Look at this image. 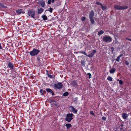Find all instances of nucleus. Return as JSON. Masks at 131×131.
I'll return each mask as SVG.
<instances>
[{
  "label": "nucleus",
  "instance_id": "f257e3e1",
  "mask_svg": "<svg viewBox=\"0 0 131 131\" xmlns=\"http://www.w3.org/2000/svg\"><path fill=\"white\" fill-rule=\"evenodd\" d=\"M27 14L28 15L27 17L34 18H35V12L32 9L28 10Z\"/></svg>",
  "mask_w": 131,
  "mask_h": 131
},
{
  "label": "nucleus",
  "instance_id": "f03ea898",
  "mask_svg": "<svg viewBox=\"0 0 131 131\" xmlns=\"http://www.w3.org/2000/svg\"><path fill=\"white\" fill-rule=\"evenodd\" d=\"M74 116V115L72 113H68L67 114L66 117L65 119V120L68 122H71V120L73 119L72 117Z\"/></svg>",
  "mask_w": 131,
  "mask_h": 131
},
{
  "label": "nucleus",
  "instance_id": "7ed1b4c3",
  "mask_svg": "<svg viewBox=\"0 0 131 131\" xmlns=\"http://www.w3.org/2000/svg\"><path fill=\"white\" fill-rule=\"evenodd\" d=\"M40 52V51L39 50L34 48L33 50L30 52V55L32 57L36 56Z\"/></svg>",
  "mask_w": 131,
  "mask_h": 131
},
{
  "label": "nucleus",
  "instance_id": "20e7f679",
  "mask_svg": "<svg viewBox=\"0 0 131 131\" xmlns=\"http://www.w3.org/2000/svg\"><path fill=\"white\" fill-rule=\"evenodd\" d=\"M94 16V11L92 10L89 13V17L90 20L92 24H94L95 22V21L93 18Z\"/></svg>",
  "mask_w": 131,
  "mask_h": 131
},
{
  "label": "nucleus",
  "instance_id": "39448f33",
  "mask_svg": "<svg viewBox=\"0 0 131 131\" xmlns=\"http://www.w3.org/2000/svg\"><path fill=\"white\" fill-rule=\"evenodd\" d=\"M128 8V6H122L117 5H115L114 6V8L117 10H125L127 9Z\"/></svg>",
  "mask_w": 131,
  "mask_h": 131
},
{
  "label": "nucleus",
  "instance_id": "423d86ee",
  "mask_svg": "<svg viewBox=\"0 0 131 131\" xmlns=\"http://www.w3.org/2000/svg\"><path fill=\"white\" fill-rule=\"evenodd\" d=\"M103 40L104 42L109 43L112 41V39L110 36H105L103 37Z\"/></svg>",
  "mask_w": 131,
  "mask_h": 131
},
{
  "label": "nucleus",
  "instance_id": "0eeeda50",
  "mask_svg": "<svg viewBox=\"0 0 131 131\" xmlns=\"http://www.w3.org/2000/svg\"><path fill=\"white\" fill-rule=\"evenodd\" d=\"M54 89H60L62 88L63 84L60 82H58L57 84H55L54 85Z\"/></svg>",
  "mask_w": 131,
  "mask_h": 131
},
{
  "label": "nucleus",
  "instance_id": "6e6552de",
  "mask_svg": "<svg viewBox=\"0 0 131 131\" xmlns=\"http://www.w3.org/2000/svg\"><path fill=\"white\" fill-rule=\"evenodd\" d=\"M71 84L72 86L75 88H78V87L77 82L75 80H73L72 81Z\"/></svg>",
  "mask_w": 131,
  "mask_h": 131
},
{
  "label": "nucleus",
  "instance_id": "1a4fd4ad",
  "mask_svg": "<svg viewBox=\"0 0 131 131\" xmlns=\"http://www.w3.org/2000/svg\"><path fill=\"white\" fill-rule=\"evenodd\" d=\"M17 15H18L21 13L24 14L25 13L24 11L22 9H19L16 11Z\"/></svg>",
  "mask_w": 131,
  "mask_h": 131
},
{
  "label": "nucleus",
  "instance_id": "9d476101",
  "mask_svg": "<svg viewBox=\"0 0 131 131\" xmlns=\"http://www.w3.org/2000/svg\"><path fill=\"white\" fill-rule=\"evenodd\" d=\"M70 107L71 108V111L73 112L74 113L77 114L78 111L77 110H76L73 106H70Z\"/></svg>",
  "mask_w": 131,
  "mask_h": 131
},
{
  "label": "nucleus",
  "instance_id": "9b49d317",
  "mask_svg": "<svg viewBox=\"0 0 131 131\" xmlns=\"http://www.w3.org/2000/svg\"><path fill=\"white\" fill-rule=\"evenodd\" d=\"M7 65L8 67L10 70H12L14 68V65L11 62H9L7 64Z\"/></svg>",
  "mask_w": 131,
  "mask_h": 131
},
{
  "label": "nucleus",
  "instance_id": "f8f14e48",
  "mask_svg": "<svg viewBox=\"0 0 131 131\" xmlns=\"http://www.w3.org/2000/svg\"><path fill=\"white\" fill-rule=\"evenodd\" d=\"M96 50H94L92 51V52L88 55L87 56L89 57L90 58L93 57L95 53L96 52Z\"/></svg>",
  "mask_w": 131,
  "mask_h": 131
},
{
  "label": "nucleus",
  "instance_id": "ddd939ff",
  "mask_svg": "<svg viewBox=\"0 0 131 131\" xmlns=\"http://www.w3.org/2000/svg\"><path fill=\"white\" fill-rule=\"evenodd\" d=\"M128 115L126 113H123L122 114V118L124 119H126L128 116Z\"/></svg>",
  "mask_w": 131,
  "mask_h": 131
},
{
  "label": "nucleus",
  "instance_id": "4468645a",
  "mask_svg": "<svg viewBox=\"0 0 131 131\" xmlns=\"http://www.w3.org/2000/svg\"><path fill=\"white\" fill-rule=\"evenodd\" d=\"M123 55V54H121L120 55L118 56L117 58L115 59V60L118 62H119V59L120 58L122 57Z\"/></svg>",
  "mask_w": 131,
  "mask_h": 131
},
{
  "label": "nucleus",
  "instance_id": "2eb2a0df",
  "mask_svg": "<svg viewBox=\"0 0 131 131\" xmlns=\"http://www.w3.org/2000/svg\"><path fill=\"white\" fill-rule=\"evenodd\" d=\"M65 126L67 127V129H70V128L72 127V125L70 124H67L65 125Z\"/></svg>",
  "mask_w": 131,
  "mask_h": 131
},
{
  "label": "nucleus",
  "instance_id": "dca6fc26",
  "mask_svg": "<svg viewBox=\"0 0 131 131\" xmlns=\"http://www.w3.org/2000/svg\"><path fill=\"white\" fill-rule=\"evenodd\" d=\"M43 9L42 8H40L38 9V13L39 14H41L43 11Z\"/></svg>",
  "mask_w": 131,
  "mask_h": 131
},
{
  "label": "nucleus",
  "instance_id": "f3484780",
  "mask_svg": "<svg viewBox=\"0 0 131 131\" xmlns=\"http://www.w3.org/2000/svg\"><path fill=\"white\" fill-rule=\"evenodd\" d=\"M47 74L48 77L50 78L53 79L54 78V75H50L48 73V71H47Z\"/></svg>",
  "mask_w": 131,
  "mask_h": 131
},
{
  "label": "nucleus",
  "instance_id": "a211bd4d",
  "mask_svg": "<svg viewBox=\"0 0 131 131\" xmlns=\"http://www.w3.org/2000/svg\"><path fill=\"white\" fill-rule=\"evenodd\" d=\"M115 68H113L110 70V72L111 73H113L115 72Z\"/></svg>",
  "mask_w": 131,
  "mask_h": 131
},
{
  "label": "nucleus",
  "instance_id": "6ab92c4d",
  "mask_svg": "<svg viewBox=\"0 0 131 131\" xmlns=\"http://www.w3.org/2000/svg\"><path fill=\"white\" fill-rule=\"evenodd\" d=\"M40 92L41 93V94L42 95H43L45 93H46V92L45 90H43L42 89H41L40 90Z\"/></svg>",
  "mask_w": 131,
  "mask_h": 131
},
{
  "label": "nucleus",
  "instance_id": "aec40b11",
  "mask_svg": "<svg viewBox=\"0 0 131 131\" xmlns=\"http://www.w3.org/2000/svg\"><path fill=\"white\" fill-rule=\"evenodd\" d=\"M39 4H40L41 6L43 7H44L45 6V2H41L39 3Z\"/></svg>",
  "mask_w": 131,
  "mask_h": 131
},
{
  "label": "nucleus",
  "instance_id": "412c9836",
  "mask_svg": "<svg viewBox=\"0 0 131 131\" xmlns=\"http://www.w3.org/2000/svg\"><path fill=\"white\" fill-rule=\"evenodd\" d=\"M104 32L103 31L101 30L100 31H99L98 33L97 34L99 36H100L102 34L104 33Z\"/></svg>",
  "mask_w": 131,
  "mask_h": 131
},
{
  "label": "nucleus",
  "instance_id": "4be33fe9",
  "mask_svg": "<svg viewBox=\"0 0 131 131\" xmlns=\"http://www.w3.org/2000/svg\"><path fill=\"white\" fill-rule=\"evenodd\" d=\"M81 64L83 66H84L85 64V61L83 60L81 61Z\"/></svg>",
  "mask_w": 131,
  "mask_h": 131
},
{
  "label": "nucleus",
  "instance_id": "5701e85b",
  "mask_svg": "<svg viewBox=\"0 0 131 131\" xmlns=\"http://www.w3.org/2000/svg\"><path fill=\"white\" fill-rule=\"evenodd\" d=\"M46 90L47 92L48 93H51L52 91L51 89L49 88H47L46 89Z\"/></svg>",
  "mask_w": 131,
  "mask_h": 131
},
{
  "label": "nucleus",
  "instance_id": "b1692460",
  "mask_svg": "<svg viewBox=\"0 0 131 131\" xmlns=\"http://www.w3.org/2000/svg\"><path fill=\"white\" fill-rule=\"evenodd\" d=\"M6 7V6H4L3 4L0 3V7L5 8Z\"/></svg>",
  "mask_w": 131,
  "mask_h": 131
},
{
  "label": "nucleus",
  "instance_id": "393cba45",
  "mask_svg": "<svg viewBox=\"0 0 131 131\" xmlns=\"http://www.w3.org/2000/svg\"><path fill=\"white\" fill-rule=\"evenodd\" d=\"M43 19L44 20H46L47 19L46 16L45 15H43L42 16Z\"/></svg>",
  "mask_w": 131,
  "mask_h": 131
},
{
  "label": "nucleus",
  "instance_id": "a878e982",
  "mask_svg": "<svg viewBox=\"0 0 131 131\" xmlns=\"http://www.w3.org/2000/svg\"><path fill=\"white\" fill-rule=\"evenodd\" d=\"M53 8L51 7H50L49 8V9L45 11V12H46L47 11H48L50 12V13H52V12Z\"/></svg>",
  "mask_w": 131,
  "mask_h": 131
},
{
  "label": "nucleus",
  "instance_id": "bb28decb",
  "mask_svg": "<svg viewBox=\"0 0 131 131\" xmlns=\"http://www.w3.org/2000/svg\"><path fill=\"white\" fill-rule=\"evenodd\" d=\"M107 80L109 81H112V78L110 76H109L107 78Z\"/></svg>",
  "mask_w": 131,
  "mask_h": 131
},
{
  "label": "nucleus",
  "instance_id": "cd10ccee",
  "mask_svg": "<svg viewBox=\"0 0 131 131\" xmlns=\"http://www.w3.org/2000/svg\"><path fill=\"white\" fill-rule=\"evenodd\" d=\"M101 8L102 10H104L106 9L107 7L106 6H104L102 5L101 6Z\"/></svg>",
  "mask_w": 131,
  "mask_h": 131
},
{
  "label": "nucleus",
  "instance_id": "c85d7f7f",
  "mask_svg": "<svg viewBox=\"0 0 131 131\" xmlns=\"http://www.w3.org/2000/svg\"><path fill=\"white\" fill-rule=\"evenodd\" d=\"M69 94V93L68 92H64L63 94V96H68Z\"/></svg>",
  "mask_w": 131,
  "mask_h": 131
},
{
  "label": "nucleus",
  "instance_id": "c756f323",
  "mask_svg": "<svg viewBox=\"0 0 131 131\" xmlns=\"http://www.w3.org/2000/svg\"><path fill=\"white\" fill-rule=\"evenodd\" d=\"M79 53H81L83 54H84L86 56H88L87 55V54L86 53V52L84 51H80L79 52Z\"/></svg>",
  "mask_w": 131,
  "mask_h": 131
},
{
  "label": "nucleus",
  "instance_id": "7c9ffc66",
  "mask_svg": "<svg viewBox=\"0 0 131 131\" xmlns=\"http://www.w3.org/2000/svg\"><path fill=\"white\" fill-rule=\"evenodd\" d=\"M125 62L127 66H128L129 64V62L126 60H125Z\"/></svg>",
  "mask_w": 131,
  "mask_h": 131
},
{
  "label": "nucleus",
  "instance_id": "2f4dec72",
  "mask_svg": "<svg viewBox=\"0 0 131 131\" xmlns=\"http://www.w3.org/2000/svg\"><path fill=\"white\" fill-rule=\"evenodd\" d=\"M87 75L89 76V79H90L91 78V74L90 73H87Z\"/></svg>",
  "mask_w": 131,
  "mask_h": 131
},
{
  "label": "nucleus",
  "instance_id": "473e14b6",
  "mask_svg": "<svg viewBox=\"0 0 131 131\" xmlns=\"http://www.w3.org/2000/svg\"><path fill=\"white\" fill-rule=\"evenodd\" d=\"M96 4L97 5H100L101 6V5H102V4L100 3L99 2H96Z\"/></svg>",
  "mask_w": 131,
  "mask_h": 131
},
{
  "label": "nucleus",
  "instance_id": "72a5a7b5",
  "mask_svg": "<svg viewBox=\"0 0 131 131\" xmlns=\"http://www.w3.org/2000/svg\"><path fill=\"white\" fill-rule=\"evenodd\" d=\"M78 98L77 97H76L74 98V101L76 103H77L78 102Z\"/></svg>",
  "mask_w": 131,
  "mask_h": 131
},
{
  "label": "nucleus",
  "instance_id": "f704fd0d",
  "mask_svg": "<svg viewBox=\"0 0 131 131\" xmlns=\"http://www.w3.org/2000/svg\"><path fill=\"white\" fill-rule=\"evenodd\" d=\"M119 83L120 84L122 85L123 84V82L121 80H119Z\"/></svg>",
  "mask_w": 131,
  "mask_h": 131
},
{
  "label": "nucleus",
  "instance_id": "c9c22d12",
  "mask_svg": "<svg viewBox=\"0 0 131 131\" xmlns=\"http://www.w3.org/2000/svg\"><path fill=\"white\" fill-rule=\"evenodd\" d=\"M90 114H91L92 115H94V116H95V115L94 114V113H93V111H91L90 112Z\"/></svg>",
  "mask_w": 131,
  "mask_h": 131
},
{
  "label": "nucleus",
  "instance_id": "e433bc0d",
  "mask_svg": "<svg viewBox=\"0 0 131 131\" xmlns=\"http://www.w3.org/2000/svg\"><path fill=\"white\" fill-rule=\"evenodd\" d=\"M85 20V18L84 17H83L81 18V20L82 21H84Z\"/></svg>",
  "mask_w": 131,
  "mask_h": 131
},
{
  "label": "nucleus",
  "instance_id": "4c0bfd02",
  "mask_svg": "<svg viewBox=\"0 0 131 131\" xmlns=\"http://www.w3.org/2000/svg\"><path fill=\"white\" fill-rule=\"evenodd\" d=\"M37 60L39 61V62L40 63V58L39 57H38L37 58Z\"/></svg>",
  "mask_w": 131,
  "mask_h": 131
},
{
  "label": "nucleus",
  "instance_id": "58836bf2",
  "mask_svg": "<svg viewBox=\"0 0 131 131\" xmlns=\"http://www.w3.org/2000/svg\"><path fill=\"white\" fill-rule=\"evenodd\" d=\"M102 119L104 121H105L106 120V118L105 116H103L102 117Z\"/></svg>",
  "mask_w": 131,
  "mask_h": 131
},
{
  "label": "nucleus",
  "instance_id": "ea45409f",
  "mask_svg": "<svg viewBox=\"0 0 131 131\" xmlns=\"http://www.w3.org/2000/svg\"><path fill=\"white\" fill-rule=\"evenodd\" d=\"M51 0H48V4H49L51 3Z\"/></svg>",
  "mask_w": 131,
  "mask_h": 131
},
{
  "label": "nucleus",
  "instance_id": "a19ab883",
  "mask_svg": "<svg viewBox=\"0 0 131 131\" xmlns=\"http://www.w3.org/2000/svg\"><path fill=\"white\" fill-rule=\"evenodd\" d=\"M111 49L112 50V52L113 53V51H114V48L113 47H112L111 48Z\"/></svg>",
  "mask_w": 131,
  "mask_h": 131
},
{
  "label": "nucleus",
  "instance_id": "79ce46f5",
  "mask_svg": "<svg viewBox=\"0 0 131 131\" xmlns=\"http://www.w3.org/2000/svg\"><path fill=\"white\" fill-rule=\"evenodd\" d=\"M52 94V95H54V93L52 91L51 92Z\"/></svg>",
  "mask_w": 131,
  "mask_h": 131
},
{
  "label": "nucleus",
  "instance_id": "37998d69",
  "mask_svg": "<svg viewBox=\"0 0 131 131\" xmlns=\"http://www.w3.org/2000/svg\"><path fill=\"white\" fill-rule=\"evenodd\" d=\"M3 47L1 45V44L0 43V49H2Z\"/></svg>",
  "mask_w": 131,
  "mask_h": 131
},
{
  "label": "nucleus",
  "instance_id": "c03bdc74",
  "mask_svg": "<svg viewBox=\"0 0 131 131\" xmlns=\"http://www.w3.org/2000/svg\"><path fill=\"white\" fill-rule=\"evenodd\" d=\"M54 0H52V1H51V2L52 3H53L54 2Z\"/></svg>",
  "mask_w": 131,
  "mask_h": 131
},
{
  "label": "nucleus",
  "instance_id": "a18cd8bd",
  "mask_svg": "<svg viewBox=\"0 0 131 131\" xmlns=\"http://www.w3.org/2000/svg\"><path fill=\"white\" fill-rule=\"evenodd\" d=\"M128 40H129V41H131V39L129 38V39H128Z\"/></svg>",
  "mask_w": 131,
  "mask_h": 131
},
{
  "label": "nucleus",
  "instance_id": "49530a36",
  "mask_svg": "<svg viewBox=\"0 0 131 131\" xmlns=\"http://www.w3.org/2000/svg\"><path fill=\"white\" fill-rule=\"evenodd\" d=\"M129 39V38H126V40H128V39Z\"/></svg>",
  "mask_w": 131,
  "mask_h": 131
},
{
  "label": "nucleus",
  "instance_id": "de8ad7c7",
  "mask_svg": "<svg viewBox=\"0 0 131 131\" xmlns=\"http://www.w3.org/2000/svg\"><path fill=\"white\" fill-rule=\"evenodd\" d=\"M123 32V31L122 30L120 31V33H121V32Z\"/></svg>",
  "mask_w": 131,
  "mask_h": 131
},
{
  "label": "nucleus",
  "instance_id": "09e8293b",
  "mask_svg": "<svg viewBox=\"0 0 131 131\" xmlns=\"http://www.w3.org/2000/svg\"><path fill=\"white\" fill-rule=\"evenodd\" d=\"M119 80H119V79H118V80H117V81H119Z\"/></svg>",
  "mask_w": 131,
  "mask_h": 131
}]
</instances>
